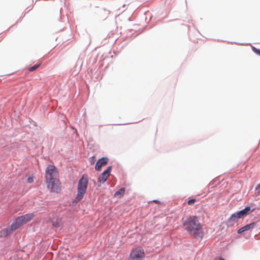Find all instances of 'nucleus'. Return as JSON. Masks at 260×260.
Returning a JSON list of instances; mask_svg holds the SVG:
<instances>
[{
  "label": "nucleus",
  "instance_id": "2eb2a0df",
  "mask_svg": "<svg viewBox=\"0 0 260 260\" xmlns=\"http://www.w3.org/2000/svg\"><path fill=\"white\" fill-rule=\"evenodd\" d=\"M125 192V189L124 188H121L120 189L116 191V192L114 193L115 197H122L123 196Z\"/></svg>",
  "mask_w": 260,
  "mask_h": 260
},
{
  "label": "nucleus",
  "instance_id": "412c9836",
  "mask_svg": "<svg viewBox=\"0 0 260 260\" xmlns=\"http://www.w3.org/2000/svg\"><path fill=\"white\" fill-rule=\"evenodd\" d=\"M255 189L257 191L258 194H260V183L256 187Z\"/></svg>",
  "mask_w": 260,
  "mask_h": 260
},
{
  "label": "nucleus",
  "instance_id": "a211bd4d",
  "mask_svg": "<svg viewBox=\"0 0 260 260\" xmlns=\"http://www.w3.org/2000/svg\"><path fill=\"white\" fill-rule=\"evenodd\" d=\"M252 50L257 54L260 55V49H257L255 47H252Z\"/></svg>",
  "mask_w": 260,
  "mask_h": 260
},
{
  "label": "nucleus",
  "instance_id": "f257e3e1",
  "mask_svg": "<svg viewBox=\"0 0 260 260\" xmlns=\"http://www.w3.org/2000/svg\"><path fill=\"white\" fill-rule=\"evenodd\" d=\"M182 224L188 234L196 239H202L204 232L202 225L196 216H189L182 219Z\"/></svg>",
  "mask_w": 260,
  "mask_h": 260
},
{
  "label": "nucleus",
  "instance_id": "dca6fc26",
  "mask_svg": "<svg viewBox=\"0 0 260 260\" xmlns=\"http://www.w3.org/2000/svg\"><path fill=\"white\" fill-rule=\"evenodd\" d=\"M39 66H40L39 64H35L34 66L29 68L28 69V71H30V72H32V71L36 70L39 67Z\"/></svg>",
  "mask_w": 260,
  "mask_h": 260
},
{
  "label": "nucleus",
  "instance_id": "5701e85b",
  "mask_svg": "<svg viewBox=\"0 0 260 260\" xmlns=\"http://www.w3.org/2000/svg\"><path fill=\"white\" fill-rule=\"evenodd\" d=\"M153 202H154V203H159V201H158L157 200H153Z\"/></svg>",
  "mask_w": 260,
  "mask_h": 260
},
{
  "label": "nucleus",
  "instance_id": "4be33fe9",
  "mask_svg": "<svg viewBox=\"0 0 260 260\" xmlns=\"http://www.w3.org/2000/svg\"><path fill=\"white\" fill-rule=\"evenodd\" d=\"M214 260H225V259L224 258H223L219 257V258H215Z\"/></svg>",
  "mask_w": 260,
  "mask_h": 260
},
{
  "label": "nucleus",
  "instance_id": "423d86ee",
  "mask_svg": "<svg viewBox=\"0 0 260 260\" xmlns=\"http://www.w3.org/2000/svg\"><path fill=\"white\" fill-rule=\"evenodd\" d=\"M112 171V167H108L107 169L99 177L98 182L102 184L105 182L108 177L110 176Z\"/></svg>",
  "mask_w": 260,
  "mask_h": 260
},
{
  "label": "nucleus",
  "instance_id": "b1692460",
  "mask_svg": "<svg viewBox=\"0 0 260 260\" xmlns=\"http://www.w3.org/2000/svg\"><path fill=\"white\" fill-rule=\"evenodd\" d=\"M77 260H82L81 258H78Z\"/></svg>",
  "mask_w": 260,
  "mask_h": 260
},
{
  "label": "nucleus",
  "instance_id": "1a4fd4ad",
  "mask_svg": "<svg viewBox=\"0 0 260 260\" xmlns=\"http://www.w3.org/2000/svg\"><path fill=\"white\" fill-rule=\"evenodd\" d=\"M240 219L239 217H238V215L236 213L233 214L231 217L228 219L226 221V224L228 226H233L237 222L238 219Z\"/></svg>",
  "mask_w": 260,
  "mask_h": 260
},
{
  "label": "nucleus",
  "instance_id": "20e7f679",
  "mask_svg": "<svg viewBox=\"0 0 260 260\" xmlns=\"http://www.w3.org/2000/svg\"><path fill=\"white\" fill-rule=\"evenodd\" d=\"M47 188L50 192L58 193L61 190V183L59 178L46 181Z\"/></svg>",
  "mask_w": 260,
  "mask_h": 260
},
{
  "label": "nucleus",
  "instance_id": "6ab92c4d",
  "mask_svg": "<svg viewBox=\"0 0 260 260\" xmlns=\"http://www.w3.org/2000/svg\"><path fill=\"white\" fill-rule=\"evenodd\" d=\"M89 162L91 164H93L95 162V158L94 156H92L89 158Z\"/></svg>",
  "mask_w": 260,
  "mask_h": 260
},
{
  "label": "nucleus",
  "instance_id": "ddd939ff",
  "mask_svg": "<svg viewBox=\"0 0 260 260\" xmlns=\"http://www.w3.org/2000/svg\"><path fill=\"white\" fill-rule=\"evenodd\" d=\"M14 231L11 225L9 228L3 229L0 231V237H6L10 235Z\"/></svg>",
  "mask_w": 260,
  "mask_h": 260
},
{
  "label": "nucleus",
  "instance_id": "aec40b11",
  "mask_svg": "<svg viewBox=\"0 0 260 260\" xmlns=\"http://www.w3.org/2000/svg\"><path fill=\"white\" fill-rule=\"evenodd\" d=\"M33 181H34L33 177L32 176L28 177V178H27V182L29 183H31L33 182Z\"/></svg>",
  "mask_w": 260,
  "mask_h": 260
},
{
  "label": "nucleus",
  "instance_id": "39448f33",
  "mask_svg": "<svg viewBox=\"0 0 260 260\" xmlns=\"http://www.w3.org/2000/svg\"><path fill=\"white\" fill-rule=\"evenodd\" d=\"M129 257L138 260H143L145 257L144 249L140 247H136L132 250Z\"/></svg>",
  "mask_w": 260,
  "mask_h": 260
},
{
  "label": "nucleus",
  "instance_id": "0eeeda50",
  "mask_svg": "<svg viewBox=\"0 0 260 260\" xmlns=\"http://www.w3.org/2000/svg\"><path fill=\"white\" fill-rule=\"evenodd\" d=\"M109 159L104 157L99 159L95 165V169L96 171H101L102 167L105 166L108 162Z\"/></svg>",
  "mask_w": 260,
  "mask_h": 260
},
{
  "label": "nucleus",
  "instance_id": "f3484780",
  "mask_svg": "<svg viewBox=\"0 0 260 260\" xmlns=\"http://www.w3.org/2000/svg\"><path fill=\"white\" fill-rule=\"evenodd\" d=\"M196 201V200L195 199H192L188 201V204L189 205H193L194 203Z\"/></svg>",
  "mask_w": 260,
  "mask_h": 260
},
{
  "label": "nucleus",
  "instance_id": "6e6552de",
  "mask_svg": "<svg viewBox=\"0 0 260 260\" xmlns=\"http://www.w3.org/2000/svg\"><path fill=\"white\" fill-rule=\"evenodd\" d=\"M254 210V209H252L251 210L250 207H246L244 209L238 211L237 212H236L237 214L238 215V217H239L240 218H243L244 216L249 214L251 212H253Z\"/></svg>",
  "mask_w": 260,
  "mask_h": 260
},
{
  "label": "nucleus",
  "instance_id": "f8f14e48",
  "mask_svg": "<svg viewBox=\"0 0 260 260\" xmlns=\"http://www.w3.org/2000/svg\"><path fill=\"white\" fill-rule=\"evenodd\" d=\"M24 224L25 223L23 222V219L20 216H19L14 220L11 225L13 230H16Z\"/></svg>",
  "mask_w": 260,
  "mask_h": 260
},
{
  "label": "nucleus",
  "instance_id": "9b49d317",
  "mask_svg": "<svg viewBox=\"0 0 260 260\" xmlns=\"http://www.w3.org/2000/svg\"><path fill=\"white\" fill-rule=\"evenodd\" d=\"M24 224L25 223L23 222V219L20 216H19L14 220L11 225L13 230H16Z\"/></svg>",
  "mask_w": 260,
  "mask_h": 260
},
{
  "label": "nucleus",
  "instance_id": "4468645a",
  "mask_svg": "<svg viewBox=\"0 0 260 260\" xmlns=\"http://www.w3.org/2000/svg\"><path fill=\"white\" fill-rule=\"evenodd\" d=\"M20 217L23 219V222L25 224L30 221L34 218V215L32 213H28L20 216Z\"/></svg>",
  "mask_w": 260,
  "mask_h": 260
},
{
  "label": "nucleus",
  "instance_id": "f03ea898",
  "mask_svg": "<svg viewBox=\"0 0 260 260\" xmlns=\"http://www.w3.org/2000/svg\"><path fill=\"white\" fill-rule=\"evenodd\" d=\"M88 184V177L83 175L80 179L77 186V194L75 198L74 202L77 203L81 201L86 193Z\"/></svg>",
  "mask_w": 260,
  "mask_h": 260
},
{
  "label": "nucleus",
  "instance_id": "9d476101",
  "mask_svg": "<svg viewBox=\"0 0 260 260\" xmlns=\"http://www.w3.org/2000/svg\"><path fill=\"white\" fill-rule=\"evenodd\" d=\"M255 225H256V222H254L250 223V224H246V225L239 229L238 230L237 233L238 234H241L244 232L251 230L255 227Z\"/></svg>",
  "mask_w": 260,
  "mask_h": 260
},
{
  "label": "nucleus",
  "instance_id": "7ed1b4c3",
  "mask_svg": "<svg viewBox=\"0 0 260 260\" xmlns=\"http://www.w3.org/2000/svg\"><path fill=\"white\" fill-rule=\"evenodd\" d=\"M59 178L58 169L54 166L50 165L45 170V181Z\"/></svg>",
  "mask_w": 260,
  "mask_h": 260
}]
</instances>
